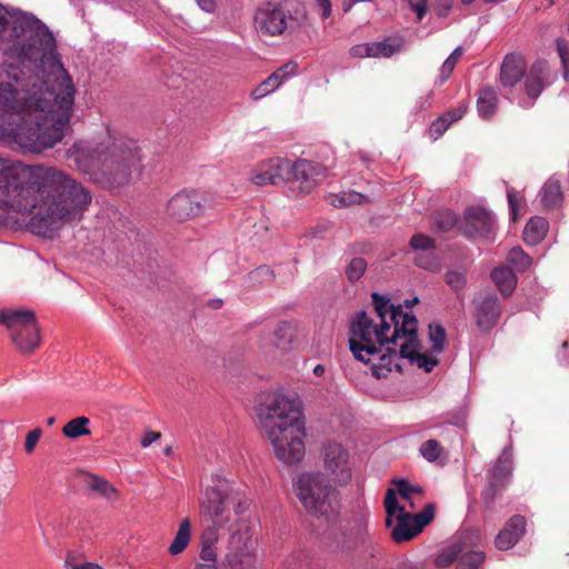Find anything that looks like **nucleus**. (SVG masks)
<instances>
[{
	"instance_id": "obj_1",
	"label": "nucleus",
	"mask_w": 569,
	"mask_h": 569,
	"mask_svg": "<svg viewBox=\"0 0 569 569\" xmlns=\"http://www.w3.org/2000/svg\"><path fill=\"white\" fill-rule=\"evenodd\" d=\"M9 36L14 40L3 48L7 63L19 66L20 79H33L19 90L26 106L10 110L7 136L39 153L62 140L72 114L74 86L58 57L52 32L39 19L29 14L14 18Z\"/></svg>"
},
{
	"instance_id": "obj_2",
	"label": "nucleus",
	"mask_w": 569,
	"mask_h": 569,
	"mask_svg": "<svg viewBox=\"0 0 569 569\" xmlns=\"http://www.w3.org/2000/svg\"><path fill=\"white\" fill-rule=\"evenodd\" d=\"M91 200V192L61 168L0 158V221L21 220L33 234L52 238L80 219Z\"/></svg>"
},
{
	"instance_id": "obj_3",
	"label": "nucleus",
	"mask_w": 569,
	"mask_h": 569,
	"mask_svg": "<svg viewBox=\"0 0 569 569\" xmlns=\"http://www.w3.org/2000/svg\"><path fill=\"white\" fill-rule=\"evenodd\" d=\"M66 157L91 182L109 190L129 183L141 161L136 141L109 134L100 140L74 142L67 150Z\"/></svg>"
},
{
	"instance_id": "obj_4",
	"label": "nucleus",
	"mask_w": 569,
	"mask_h": 569,
	"mask_svg": "<svg viewBox=\"0 0 569 569\" xmlns=\"http://www.w3.org/2000/svg\"><path fill=\"white\" fill-rule=\"evenodd\" d=\"M256 412L276 458L286 465L300 462L305 456L306 429L299 401L279 392H268L261 396Z\"/></svg>"
},
{
	"instance_id": "obj_5",
	"label": "nucleus",
	"mask_w": 569,
	"mask_h": 569,
	"mask_svg": "<svg viewBox=\"0 0 569 569\" xmlns=\"http://www.w3.org/2000/svg\"><path fill=\"white\" fill-rule=\"evenodd\" d=\"M375 311L380 319V325H376L367 312H358L356 318L350 323V338L349 348L353 357L365 363L369 362L367 356H373L381 351L386 345H396L391 340L388 332L395 330V325L390 319L391 308L389 300L377 292L371 295Z\"/></svg>"
},
{
	"instance_id": "obj_6",
	"label": "nucleus",
	"mask_w": 569,
	"mask_h": 569,
	"mask_svg": "<svg viewBox=\"0 0 569 569\" xmlns=\"http://www.w3.org/2000/svg\"><path fill=\"white\" fill-rule=\"evenodd\" d=\"M299 501L311 517L335 521L340 515V493L323 473L308 472L296 482Z\"/></svg>"
},
{
	"instance_id": "obj_7",
	"label": "nucleus",
	"mask_w": 569,
	"mask_h": 569,
	"mask_svg": "<svg viewBox=\"0 0 569 569\" xmlns=\"http://www.w3.org/2000/svg\"><path fill=\"white\" fill-rule=\"evenodd\" d=\"M305 19L300 3L292 0L264 2L254 13V29L261 38L279 37L291 33L299 28Z\"/></svg>"
},
{
	"instance_id": "obj_8",
	"label": "nucleus",
	"mask_w": 569,
	"mask_h": 569,
	"mask_svg": "<svg viewBox=\"0 0 569 569\" xmlns=\"http://www.w3.org/2000/svg\"><path fill=\"white\" fill-rule=\"evenodd\" d=\"M390 319L395 325L391 340L393 342L405 340L400 345L399 357L406 358L410 363H416L426 372H430L438 365V359L419 352L420 343L417 335L418 321L416 317L411 312H405L402 306L399 305L391 308Z\"/></svg>"
},
{
	"instance_id": "obj_9",
	"label": "nucleus",
	"mask_w": 569,
	"mask_h": 569,
	"mask_svg": "<svg viewBox=\"0 0 569 569\" xmlns=\"http://www.w3.org/2000/svg\"><path fill=\"white\" fill-rule=\"evenodd\" d=\"M0 325L6 326L10 340L19 352L30 355L40 346V329L33 311L2 310Z\"/></svg>"
},
{
	"instance_id": "obj_10",
	"label": "nucleus",
	"mask_w": 569,
	"mask_h": 569,
	"mask_svg": "<svg viewBox=\"0 0 569 569\" xmlns=\"http://www.w3.org/2000/svg\"><path fill=\"white\" fill-rule=\"evenodd\" d=\"M247 508L246 503L218 487H209L199 503L200 515L214 528L216 532L232 521V511L240 515Z\"/></svg>"
},
{
	"instance_id": "obj_11",
	"label": "nucleus",
	"mask_w": 569,
	"mask_h": 569,
	"mask_svg": "<svg viewBox=\"0 0 569 569\" xmlns=\"http://www.w3.org/2000/svg\"><path fill=\"white\" fill-rule=\"evenodd\" d=\"M3 48H0V52ZM13 63H7L6 59L0 63V133L7 136L6 126L10 122V110H21L26 106L24 100L19 99L20 91L33 79V77L20 79L21 71Z\"/></svg>"
},
{
	"instance_id": "obj_12",
	"label": "nucleus",
	"mask_w": 569,
	"mask_h": 569,
	"mask_svg": "<svg viewBox=\"0 0 569 569\" xmlns=\"http://www.w3.org/2000/svg\"><path fill=\"white\" fill-rule=\"evenodd\" d=\"M224 560L231 569H243L256 560L257 540L253 530L244 520H237L229 527Z\"/></svg>"
},
{
	"instance_id": "obj_13",
	"label": "nucleus",
	"mask_w": 569,
	"mask_h": 569,
	"mask_svg": "<svg viewBox=\"0 0 569 569\" xmlns=\"http://www.w3.org/2000/svg\"><path fill=\"white\" fill-rule=\"evenodd\" d=\"M211 207L212 199L209 194L194 189H183L168 201L167 212L172 219L182 222L203 214L206 209Z\"/></svg>"
},
{
	"instance_id": "obj_14",
	"label": "nucleus",
	"mask_w": 569,
	"mask_h": 569,
	"mask_svg": "<svg viewBox=\"0 0 569 569\" xmlns=\"http://www.w3.org/2000/svg\"><path fill=\"white\" fill-rule=\"evenodd\" d=\"M435 512V506L429 503L418 513L402 512L398 515L397 523L391 530L392 539L398 543L411 540L433 520Z\"/></svg>"
},
{
	"instance_id": "obj_15",
	"label": "nucleus",
	"mask_w": 569,
	"mask_h": 569,
	"mask_svg": "<svg viewBox=\"0 0 569 569\" xmlns=\"http://www.w3.org/2000/svg\"><path fill=\"white\" fill-rule=\"evenodd\" d=\"M290 180V160L270 158L259 162L250 174V181L257 187L277 186Z\"/></svg>"
},
{
	"instance_id": "obj_16",
	"label": "nucleus",
	"mask_w": 569,
	"mask_h": 569,
	"mask_svg": "<svg viewBox=\"0 0 569 569\" xmlns=\"http://www.w3.org/2000/svg\"><path fill=\"white\" fill-rule=\"evenodd\" d=\"M461 230L468 238L490 239L495 231V220L487 209L470 207L465 211Z\"/></svg>"
},
{
	"instance_id": "obj_17",
	"label": "nucleus",
	"mask_w": 569,
	"mask_h": 569,
	"mask_svg": "<svg viewBox=\"0 0 569 569\" xmlns=\"http://www.w3.org/2000/svg\"><path fill=\"white\" fill-rule=\"evenodd\" d=\"M325 177L326 169L320 163L307 159L290 160V180L306 193L311 192Z\"/></svg>"
},
{
	"instance_id": "obj_18",
	"label": "nucleus",
	"mask_w": 569,
	"mask_h": 569,
	"mask_svg": "<svg viewBox=\"0 0 569 569\" xmlns=\"http://www.w3.org/2000/svg\"><path fill=\"white\" fill-rule=\"evenodd\" d=\"M325 466L333 480L347 483L351 479V469L348 461V452L337 442H330L325 447Z\"/></svg>"
},
{
	"instance_id": "obj_19",
	"label": "nucleus",
	"mask_w": 569,
	"mask_h": 569,
	"mask_svg": "<svg viewBox=\"0 0 569 569\" xmlns=\"http://www.w3.org/2000/svg\"><path fill=\"white\" fill-rule=\"evenodd\" d=\"M299 333V326L292 321H279L271 332L268 341L262 345V348L268 353L278 351L280 355H284L292 350L293 342L296 341Z\"/></svg>"
},
{
	"instance_id": "obj_20",
	"label": "nucleus",
	"mask_w": 569,
	"mask_h": 569,
	"mask_svg": "<svg viewBox=\"0 0 569 569\" xmlns=\"http://www.w3.org/2000/svg\"><path fill=\"white\" fill-rule=\"evenodd\" d=\"M511 473L508 460L499 458L488 472V485L481 492V498L489 507L493 503L497 495L506 487Z\"/></svg>"
},
{
	"instance_id": "obj_21",
	"label": "nucleus",
	"mask_w": 569,
	"mask_h": 569,
	"mask_svg": "<svg viewBox=\"0 0 569 569\" xmlns=\"http://www.w3.org/2000/svg\"><path fill=\"white\" fill-rule=\"evenodd\" d=\"M549 83L550 68L546 60H537L531 64L529 71L525 72V91L532 100H536Z\"/></svg>"
},
{
	"instance_id": "obj_22",
	"label": "nucleus",
	"mask_w": 569,
	"mask_h": 569,
	"mask_svg": "<svg viewBox=\"0 0 569 569\" xmlns=\"http://www.w3.org/2000/svg\"><path fill=\"white\" fill-rule=\"evenodd\" d=\"M526 530V519L520 515L512 516L498 532L495 539L496 547L499 550L512 548L523 536Z\"/></svg>"
},
{
	"instance_id": "obj_23",
	"label": "nucleus",
	"mask_w": 569,
	"mask_h": 569,
	"mask_svg": "<svg viewBox=\"0 0 569 569\" xmlns=\"http://www.w3.org/2000/svg\"><path fill=\"white\" fill-rule=\"evenodd\" d=\"M298 69V64L293 61H290L282 67L278 68L273 73H271L266 80H263L258 87H256L250 97L253 100H259L269 93L273 92L278 89L282 82L290 76L295 74Z\"/></svg>"
},
{
	"instance_id": "obj_24",
	"label": "nucleus",
	"mask_w": 569,
	"mask_h": 569,
	"mask_svg": "<svg viewBox=\"0 0 569 569\" xmlns=\"http://www.w3.org/2000/svg\"><path fill=\"white\" fill-rule=\"evenodd\" d=\"M527 69L525 59L520 54H507L500 68V82L503 87H515L523 77Z\"/></svg>"
},
{
	"instance_id": "obj_25",
	"label": "nucleus",
	"mask_w": 569,
	"mask_h": 569,
	"mask_svg": "<svg viewBox=\"0 0 569 569\" xmlns=\"http://www.w3.org/2000/svg\"><path fill=\"white\" fill-rule=\"evenodd\" d=\"M501 308L497 296L487 295L477 305V325L485 329H491L498 321Z\"/></svg>"
},
{
	"instance_id": "obj_26",
	"label": "nucleus",
	"mask_w": 569,
	"mask_h": 569,
	"mask_svg": "<svg viewBox=\"0 0 569 569\" xmlns=\"http://www.w3.org/2000/svg\"><path fill=\"white\" fill-rule=\"evenodd\" d=\"M366 520L363 517L355 520V525L348 523L338 528L333 533L332 547L336 550H349L356 538L360 536L365 529Z\"/></svg>"
},
{
	"instance_id": "obj_27",
	"label": "nucleus",
	"mask_w": 569,
	"mask_h": 569,
	"mask_svg": "<svg viewBox=\"0 0 569 569\" xmlns=\"http://www.w3.org/2000/svg\"><path fill=\"white\" fill-rule=\"evenodd\" d=\"M468 106L463 102H460L457 107L438 117L435 121H432L429 128L430 138L432 140H438L452 123L457 122L466 114Z\"/></svg>"
},
{
	"instance_id": "obj_28",
	"label": "nucleus",
	"mask_w": 569,
	"mask_h": 569,
	"mask_svg": "<svg viewBox=\"0 0 569 569\" xmlns=\"http://www.w3.org/2000/svg\"><path fill=\"white\" fill-rule=\"evenodd\" d=\"M491 279L503 297H509L517 286V277L509 267L495 268L491 271Z\"/></svg>"
},
{
	"instance_id": "obj_29",
	"label": "nucleus",
	"mask_w": 569,
	"mask_h": 569,
	"mask_svg": "<svg viewBox=\"0 0 569 569\" xmlns=\"http://www.w3.org/2000/svg\"><path fill=\"white\" fill-rule=\"evenodd\" d=\"M498 96L491 87L479 90L477 99L478 113L483 119H489L497 110Z\"/></svg>"
},
{
	"instance_id": "obj_30",
	"label": "nucleus",
	"mask_w": 569,
	"mask_h": 569,
	"mask_svg": "<svg viewBox=\"0 0 569 569\" xmlns=\"http://www.w3.org/2000/svg\"><path fill=\"white\" fill-rule=\"evenodd\" d=\"M548 231V221L541 217L531 218L523 230V240L527 244L539 243Z\"/></svg>"
},
{
	"instance_id": "obj_31",
	"label": "nucleus",
	"mask_w": 569,
	"mask_h": 569,
	"mask_svg": "<svg viewBox=\"0 0 569 569\" xmlns=\"http://www.w3.org/2000/svg\"><path fill=\"white\" fill-rule=\"evenodd\" d=\"M83 481L91 491L99 493L110 501L117 500L118 490L104 478L88 473L84 476Z\"/></svg>"
},
{
	"instance_id": "obj_32",
	"label": "nucleus",
	"mask_w": 569,
	"mask_h": 569,
	"mask_svg": "<svg viewBox=\"0 0 569 569\" xmlns=\"http://www.w3.org/2000/svg\"><path fill=\"white\" fill-rule=\"evenodd\" d=\"M219 540V533L216 532L214 528H206L200 537L201 551L200 558L206 562L214 563L217 560V553L214 546Z\"/></svg>"
},
{
	"instance_id": "obj_33",
	"label": "nucleus",
	"mask_w": 569,
	"mask_h": 569,
	"mask_svg": "<svg viewBox=\"0 0 569 569\" xmlns=\"http://www.w3.org/2000/svg\"><path fill=\"white\" fill-rule=\"evenodd\" d=\"M465 550V541L461 537L457 538L450 546L443 548L441 552L436 557L435 565L437 568H447L455 561L458 562V558Z\"/></svg>"
},
{
	"instance_id": "obj_34",
	"label": "nucleus",
	"mask_w": 569,
	"mask_h": 569,
	"mask_svg": "<svg viewBox=\"0 0 569 569\" xmlns=\"http://www.w3.org/2000/svg\"><path fill=\"white\" fill-rule=\"evenodd\" d=\"M541 203L546 208H557L562 201V191L560 182L548 180L540 191Z\"/></svg>"
},
{
	"instance_id": "obj_35",
	"label": "nucleus",
	"mask_w": 569,
	"mask_h": 569,
	"mask_svg": "<svg viewBox=\"0 0 569 569\" xmlns=\"http://www.w3.org/2000/svg\"><path fill=\"white\" fill-rule=\"evenodd\" d=\"M191 539V525L189 519H183L180 525L179 529L174 536L173 541L169 546V553L172 556H177L181 553L189 545Z\"/></svg>"
},
{
	"instance_id": "obj_36",
	"label": "nucleus",
	"mask_w": 569,
	"mask_h": 569,
	"mask_svg": "<svg viewBox=\"0 0 569 569\" xmlns=\"http://www.w3.org/2000/svg\"><path fill=\"white\" fill-rule=\"evenodd\" d=\"M486 555L480 550H468L465 543V550L458 558L456 569H480L485 562Z\"/></svg>"
},
{
	"instance_id": "obj_37",
	"label": "nucleus",
	"mask_w": 569,
	"mask_h": 569,
	"mask_svg": "<svg viewBox=\"0 0 569 569\" xmlns=\"http://www.w3.org/2000/svg\"><path fill=\"white\" fill-rule=\"evenodd\" d=\"M386 350L387 353L381 355L379 363L372 368V372L377 378L386 376L382 370L390 372L395 368L398 371H401L400 366L395 361L397 358H400L399 352L397 353L396 349L389 345Z\"/></svg>"
},
{
	"instance_id": "obj_38",
	"label": "nucleus",
	"mask_w": 569,
	"mask_h": 569,
	"mask_svg": "<svg viewBox=\"0 0 569 569\" xmlns=\"http://www.w3.org/2000/svg\"><path fill=\"white\" fill-rule=\"evenodd\" d=\"M89 423V418L83 416L77 417L64 425L62 432L67 438L70 439H76L80 436H87L90 435V430L88 428Z\"/></svg>"
},
{
	"instance_id": "obj_39",
	"label": "nucleus",
	"mask_w": 569,
	"mask_h": 569,
	"mask_svg": "<svg viewBox=\"0 0 569 569\" xmlns=\"http://www.w3.org/2000/svg\"><path fill=\"white\" fill-rule=\"evenodd\" d=\"M372 48V58H390L401 48V42L387 38L379 42H370Z\"/></svg>"
},
{
	"instance_id": "obj_40",
	"label": "nucleus",
	"mask_w": 569,
	"mask_h": 569,
	"mask_svg": "<svg viewBox=\"0 0 569 569\" xmlns=\"http://www.w3.org/2000/svg\"><path fill=\"white\" fill-rule=\"evenodd\" d=\"M457 216L453 211L447 209L438 211L433 217L432 229L436 232L446 233L457 224Z\"/></svg>"
},
{
	"instance_id": "obj_41",
	"label": "nucleus",
	"mask_w": 569,
	"mask_h": 569,
	"mask_svg": "<svg viewBox=\"0 0 569 569\" xmlns=\"http://www.w3.org/2000/svg\"><path fill=\"white\" fill-rule=\"evenodd\" d=\"M507 260L519 272L526 271L532 264L531 257L521 247H513L509 251Z\"/></svg>"
},
{
	"instance_id": "obj_42",
	"label": "nucleus",
	"mask_w": 569,
	"mask_h": 569,
	"mask_svg": "<svg viewBox=\"0 0 569 569\" xmlns=\"http://www.w3.org/2000/svg\"><path fill=\"white\" fill-rule=\"evenodd\" d=\"M415 264L429 271H438L440 269L439 259L433 250L417 252L415 256Z\"/></svg>"
},
{
	"instance_id": "obj_43",
	"label": "nucleus",
	"mask_w": 569,
	"mask_h": 569,
	"mask_svg": "<svg viewBox=\"0 0 569 569\" xmlns=\"http://www.w3.org/2000/svg\"><path fill=\"white\" fill-rule=\"evenodd\" d=\"M507 198H508V204L510 210V218L513 222H516L520 216L523 214V203L525 200L519 193L516 191L515 188L508 187L507 188Z\"/></svg>"
},
{
	"instance_id": "obj_44",
	"label": "nucleus",
	"mask_w": 569,
	"mask_h": 569,
	"mask_svg": "<svg viewBox=\"0 0 569 569\" xmlns=\"http://www.w3.org/2000/svg\"><path fill=\"white\" fill-rule=\"evenodd\" d=\"M367 270V261L363 258H353L347 264L345 273L350 282L358 281Z\"/></svg>"
},
{
	"instance_id": "obj_45",
	"label": "nucleus",
	"mask_w": 569,
	"mask_h": 569,
	"mask_svg": "<svg viewBox=\"0 0 569 569\" xmlns=\"http://www.w3.org/2000/svg\"><path fill=\"white\" fill-rule=\"evenodd\" d=\"M419 451L427 461L433 462L443 453V447L437 440L429 439L421 445Z\"/></svg>"
},
{
	"instance_id": "obj_46",
	"label": "nucleus",
	"mask_w": 569,
	"mask_h": 569,
	"mask_svg": "<svg viewBox=\"0 0 569 569\" xmlns=\"http://www.w3.org/2000/svg\"><path fill=\"white\" fill-rule=\"evenodd\" d=\"M463 54V50L461 47H457L451 54L447 58V60L442 63V67L440 69V79L441 83L447 81L449 77L451 76L456 64L460 60V58Z\"/></svg>"
},
{
	"instance_id": "obj_47",
	"label": "nucleus",
	"mask_w": 569,
	"mask_h": 569,
	"mask_svg": "<svg viewBox=\"0 0 569 569\" xmlns=\"http://www.w3.org/2000/svg\"><path fill=\"white\" fill-rule=\"evenodd\" d=\"M429 338L432 343V348L437 352H441L445 348L447 340V333L445 328L439 323L429 326Z\"/></svg>"
},
{
	"instance_id": "obj_48",
	"label": "nucleus",
	"mask_w": 569,
	"mask_h": 569,
	"mask_svg": "<svg viewBox=\"0 0 569 569\" xmlns=\"http://www.w3.org/2000/svg\"><path fill=\"white\" fill-rule=\"evenodd\" d=\"M366 202H369L368 197L356 191L342 192L339 196H335L332 200L333 206L360 204Z\"/></svg>"
},
{
	"instance_id": "obj_49",
	"label": "nucleus",
	"mask_w": 569,
	"mask_h": 569,
	"mask_svg": "<svg viewBox=\"0 0 569 569\" xmlns=\"http://www.w3.org/2000/svg\"><path fill=\"white\" fill-rule=\"evenodd\" d=\"M410 247L418 252L425 250H435L436 242L432 238L426 234L417 233L411 237Z\"/></svg>"
},
{
	"instance_id": "obj_50",
	"label": "nucleus",
	"mask_w": 569,
	"mask_h": 569,
	"mask_svg": "<svg viewBox=\"0 0 569 569\" xmlns=\"http://www.w3.org/2000/svg\"><path fill=\"white\" fill-rule=\"evenodd\" d=\"M385 509L386 513L389 516H395L396 513L400 515L406 512L401 506L398 503L397 492L395 489L389 488L386 492L385 497Z\"/></svg>"
},
{
	"instance_id": "obj_51",
	"label": "nucleus",
	"mask_w": 569,
	"mask_h": 569,
	"mask_svg": "<svg viewBox=\"0 0 569 569\" xmlns=\"http://www.w3.org/2000/svg\"><path fill=\"white\" fill-rule=\"evenodd\" d=\"M446 283L456 292L462 290L466 286V277L459 271H448L445 276Z\"/></svg>"
},
{
	"instance_id": "obj_52",
	"label": "nucleus",
	"mask_w": 569,
	"mask_h": 569,
	"mask_svg": "<svg viewBox=\"0 0 569 569\" xmlns=\"http://www.w3.org/2000/svg\"><path fill=\"white\" fill-rule=\"evenodd\" d=\"M393 483L397 487V492L400 495L402 499H410L413 493H421L419 487L412 486L409 481L405 479L395 480Z\"/></svg>"
},
{
	"instance_id": "obj_53",
	"label": "nucleus",
	"mask_w": 569,
	"mask_h": 569,
	"mask_svg": "<svg viewBox=\"0 0 569 569\" xmlns=\"http://www.w3.org/2000/svg\"><path fill=\"white\" fill-rule=\"evenodd\" d=\"M41 433H42L41 429L36 428L27 435L26 441H24L26 452L31 453L34 450V448L41 437Z\"/></svg>"
},
{
	"instance_id": "obj_54",
	"label": "nucleus",
	"mask_w": 569,
	"mask_h": 569,
	"mask_svg": "<svg viewBox=\"0 0 569 569\" xmlns=\"http://www.w3.org/2000/svg\"><path fill=\"white\" fill-rule=\"evenodd\" d=\"M350 56L353 58H372V48L370 42L353 46L350 49Z\"/></svg>"
},
{
	"instance_id": "obj_55",
	"label": "nucleus",
	"mask_w": 569,
	"mask_h": 569,
	"mask_svg": "<svg viewBox=\"0 0 569 569\" xmlns=\"http://www.w3.org/2000/svg\"><path fill=\"white\" fill-rule=\"evenodd\" d=\"M410 8L417 13V19L420 21L427 13V0H408Z\"/></svg>"
},
{
	"instance_id": "obj_56",
	"label": "nucleus",
	"mask_w": 569,
	"mask_h": 569,
	"mask_svg": "<svg viewBox=\"0 0 569 569\" xmlns=\"http://www.w3.org/2000/svg\"><path fill=\"white\" fill-rule=\"evenodd\" d=\"M557 48L565 69V77H567L569 73V49L560 40L557 41Z\"/></svg>"
},
{
	"instance_id": "obj_57",
	"label": "nucleus",
	"mask_w": 569,
	"mask_h": 569,
	"mask_svg": "<svg viewBox=\"0 0 569 569\" xmlns=\"http://www.w3.org/2000/svg\"><path fill=\"white\" fill-rule=\"evenodd\" d=\"M64 565L70 569H103L100 565L88 561L81 562V565H73L71 556L66 559Z\"/></svg>"
},
{
	"instance_id": "obj_58",
	"label": "nucleus",
	"mask_w": 569,
	"mask_h": 569,
	"mask_svg": "<svg viewBox=\"0 0 569 569\" xmlns=\"http://www.w3.org/2000/svg\"><path fill=\"white\" fill-rule=\"evenodd\" d=\"M318 8L321 11L322 19H328L331 16V2L330 0H315Z\"/></svg>"
},
{
	"instance_id": "obj_59",
	"label": "nucleus",
	"mask_w": 569,
	"mask_h": 569,
	"mask_svg": "<svg viewBox=\"0 0 569 569\" xmlns=\"http://www.w3.org/2000/svg\"><path fill=\"white\" fill-rule=\"evenodd\" d=\"M452 2L451 0H438L437 14L439 17H447L451 9Z\"/></svg>"
},
{
	"instance_id": "obj_60",
	"label": "nucleus",
	"mask_w": 569,
	"mask_h": 569,
	"mask_svg": "<svg viewBox=\"0 0 569 569\" xmlns=\"http://www.w3.org/2000/svg\"><path fill=\"white\" fill-rule=\"evenodd\" d=\"M160 437H161L160 432L148 431L144 433L143 438L141 439V446L149 447L152 442L158 440Z\"/></svg>"
},
{
	"instance_id": "obj_61",
	"label": "nucleus",
	"mask_w": 569,
	"mask_h": 569,
	"mask_svg": "<svg viewBox=\"0 0 569 569\" xmlns=\"http://www.w3.org/2000/svg\"><path fill=\"white\" fill-rule=\"evenodd\" d=\"M199 7L206 12H212L216 8L214 0H196Z\"/></svg>"
},
{
	"instance_id": "obj_62",
	"label": "nucleus",
	"mask_w": 569,
	"mask_h": 569,
	"mask_svg": "<svg viewBox=\"0 0 569 569\" xmlns=\"http://www.w3.org/2000/svg\"><path fill=\"white\" fill-rule=\"evenodd\" d=\"M8 24H9L8 19L6 17V14L3 13L2 7H0V28L3 29L4 32L10 30L8 28Z\"/></svg>"
},
{
	"instance_id": "obj_63",
	"label": "nucleus",
	"mask_w": 569,
	"mask_h": 569,
	"mask_svg": "<svg viewBox=\"0 0 569 569\" xmlns=\"http://www.w3.org/2000/svg\"><path fill=\"white\" fill-rule=\"evenodd\" d=\"M223 302L221 299H212L208 302V306L212 309H220Z\"/></svg>"
},
{
	"instance_id": "obj_64",
	"label": "nucleus",
	"mask_w": 569,
	"mask_h": 569,
	"mask_svg": "<svg viewBox=\"0 0 569 569\" xmlns=\"http://www.w3.org/2000/svg\"><path fill=\"white\" fill-rule=\"evenodd\" d=\"M399 569H423V567L420 563L407 562L403 563Z\"/></svg>"
}]
</instances>
